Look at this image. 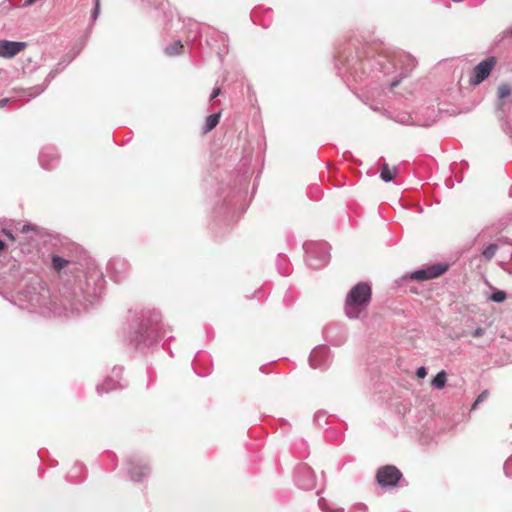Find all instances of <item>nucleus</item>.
Segmentation results:
<instances>
[{
	"label": "nucleus",
	"instance_id": "1",
	"mask_svg": "<svg viewBox=\"0 0 512 512\" xmlns=\"http://www.w3.org/2000/svg\"><path fill=\"white\" fill-rule=\"evenodd\" d=\"M376 64L378 65V70L386 75L399 70L400 77L390 83V86L393 88L416 66V60L409 54L393 52L390 55H379Z\"/></svg>",
	"mask_w": 512,
	"mask_h": 512
},
{
	"label": "nucleus",
	"instance_id": "2",
	"mask_svg": "<svg viewBox=\"0 0 512 512\" xmlns=\"http://www.w3.org/2000/svg\"><path fill=\"white\" fill-rule=\"evenodd\" d=\"M371 287L359 282L348 292L345 300V314L350 319H358L366 312L371 301Z\"/></svg>",
	"mask_w": 512,
	"mask_h": 512
},
{
	"label": "nucleus",
	"instance_id": "3",
	"mask_svg": "<svg viewBox=\"0 0 512 512\" xmlns=\"http://www.w3.org/2000/svg\"><path fill=\"white\" fill-rule=\"evenodd\" d=\"M161 315L159 312L152 310L147 311L142 315L141 323L135 332V336L131 339L136 346H150L158 341L163 336L160 335L155 325L160 322Z\"/></svg>",
	"mask_w": 512,
	"mask_h": 512
},
{
	"label": "nucleus",
	"instance_id": "4",
	"mask_svg": "<svg viewBox=\"0 0 512 512\" xmlns=\"http://www.w3.org/2000/svg\"><path fill=\"white\" fill-rule=\"evenodd\" d=\"M306 262L313 269L323 268L330 259L329 245L325 242H306L303 245Z\"/></svg>",
	"mask_w": 512,
	"mask_h": 512
},
{
	"label": "nucleus",
	"instance_id": "5",
	"mask_svg": "<svg viewBox=\"0 0 512 512\" xmlns=\"http://www.w3.org/2000/svg\"><path fill=\"white\" fill-rule=\"evenodd\" d=\"M57 73V69L51 70L45 79L44 85H37L28 89L14 88V95L11 98H4L0 100V108L5 107L12 99H21L26 97V101L28 102L36 96L40 95L45 91V89L48 87V85L54 79Z\"/></svg>",
	"mask_w": 512,
	"mask_h": 512
},
{
	"label": "nucleus",
	"instance_id": "6",
	"mask_svg": "<svg viewBox=\"0 0 512 512\" xmlns=\"http://www.w3.org/2000/svg\"><path fill=\"white\" fill-rule=\"evenodd\" d=\"M399 469L392 465H386L378 469L376 480L381 487H394L401 479Z\"/></svg>",
	"mask_w": 512,
	"mask_h": 512
},
{
	"label": "nucleus",
	"instance_id": "7",
	"mask_svg": "<svg viewBox=\"0 0 512 512\" xmlns=\"http://www.w3.org/2000/svg\"><path fill=\"white\" fill-rule=\"evenodd\" d=\"M495 64L496 58L493 56L482 60L478 65L474 67L469 80L470 84L476 86L482 83L490 75Z\"/></svg>",
	"mask_w": 512,
	"mask_h": 512
},
{
	"label": "nucleus",
	"instance_id": "8",
	"mask_svg": "<svg viewBox=\"0 0 512 512\" xmlns=\"http://www.w3.org/2000/svg\"><path fill=\"white\" fill-rule=\"evenodd\" d=\"M447 269V264H433L429 267L414 271L411 273L410 278L417 281L430 280L442 275Z\"/></svg>",
	"mask_w": 512,
	"mask_h": 512
},
{
	"label": "nucleus",
	"instance_id": "9",
	"mask_svg": "<svg viewBox=\"0 0 512 512\" xmlns=\"http://www.w3.org/2000/svg\"><path fill=\"white\" fill-rule=\"evenodd\" d=\"M310 366L314 369H325L330 363V353L326 346H320L312 350L309 357Z\"/></svg>",
	"mask_w": 512,
	"mask_h": 512
},
{
	"label": "nucleus",
	"instance_id": "10",
	"mask_svg": "<svg viewBox=\"0 0 512 512\" xmlns=\"http://www.w3.org/2000/svg\"><path fill=\"white\" fill-rule=\"evenodd\" d=\"M297 484L304 490H311L316 486V477L313 470L307 465H301L297 470Z\"/></svg>",
	"mask_w": 512,
	"mask_h": 512
},
{
	"label": "nucleus",
	"instance_id": "11",
	"mask_svg": "<svg viewBox=\"0 0 512 512\" xmlns=\"http://www.w3.org/2000/svg\"><path fill=\"white\" fill-rule=\"evenodd\" d=\"M26 45L25 42L0 40V57L6 59L12 58L24 50Z\"/></svg>",
	"mask_w": 512,
	"mask_h": 512
},
{
	"label": "nucleus",
	"instance_id": "12",
	"mask_svg": "<svg viewBox=\"0 0 512 512\" xmlns=\"http://www.w3.org/2000/svg\"><path fill=\"white\" fill-rule=\"evenodd\" d=\"M128 473L133 481H140L150 473V468L147 464L142 463L141 460H129Z\"/></svg>",
	"mask_w": 512,
	"mask_h": 512
},
{
	"label": "nucleus",
	"instance_id": "13",
	"mask_svg": "<svg viewBox=\"0 0 512 512\" xmlns=\"http://www.w3.org/2000/svg\"><path fill=\"white\" fill-rule=\"evenodd\" d=\"M24 297L28 302L27 307L31 308L41 307L46 301L45 292H36L35 289L33 291H28L26 294H24Z\"/></svg>",
	"mask_w": 512,
	"mask_h": 512
},
{
	"label": "nucleus",
	"instance_id": "14",
	"mask_svg": "<svg viewBox=\"0 0 512 512\" xmlns=\"http://www.w3.org/2000/svg\"><path fill=\"white\" fill-rule=\"evenodd\" d=\"M123 386L124 385H122L120 381L115 380L113 378H108L102 384L98 385L96 390L98 394L102 395L104 393H108L118 388H122Z\"/></svg>",
	"mask_w": 512,
	"mask_h": 512
},
{
	"label": "nucleus",
	"instance_id": "15",
	"mask_svg": "<svg viewBox=\"0 0 512 512\" xmlns=\"http://www.w3.org/2000/svg\"><path fill=\"white\" fill-rule=\"evenodd\" d=\"M56 160H57V157H56V155H55L53 152L48 153V152H46V151H42V152L40 153L39 161H40L41 166H42L43 168H45V169H50V168H52V165H51V164H52L54 161H56Z\"/></svg>",
	"mask_w": 512,
	"mask_h": 512
},
{
	"label": "nucleus",
	"instance_id": "16",
	"mask_svg": "<svg viewBox=\"0 0 512 512\" xmlns=\"http://www.w3.org/2000/svg\"><path fill=\"white\" fill-rule=\"evenodd\" d=\"M396 173H397L396 167L391 168V167H389L388 164H384L382 166V169L380 172V177L384 182H390L395 178Z\"/></svg>",
	"mask_w": 512,
	"mask_h": 512
},
{
	"label": "nucleus",
	"instance_id": "17",
	"mask_svg": "<svg viewBox=\"0 0 512 512\" xmlns=\"http://www.w3.org/2000/svg\"><path fill=\"white\" fill-rule=\"evenodd\" d=\"M447 381V374L444 370L437 373L432 379L431 385L436 389H443Z\"/></svg>",
	"mask_w": 512,
	"mask_h": 512
},
{
	"label": "nucleus",
	"instance_id": "18",
	"mask_svg": "<svg viewBox=\"0 0 512 512\" xmlns=\"http://www.w3.org/2000/svg\"><path fill=\"white\" fill-rule=\"evenodd\" d=\"M183 45L181 41H174L172 44L165 47L164 51L169 56L179 55L182 51Z\"/></svg>",
	"mask_w": 512,
	"mask_h": 512
},
{
	"label": "nucleus",
	"instance_id": "19",
	"mask_svg": "<svg viewBox=\"0 0 512 512\" xmlns=\"http://www.w3.org/2000/svg\"><path fill=\"white\" fill-rule=\"evenodd\" d=\"M220 120V113H214L207 117L205 122L204 131L209 132L217 126Z\"/></svg>",
	"mask_w": 512,
	"mask_h": 512
},
{
	"label": "nucleus",
	"instance_id": "20",
	"mask_svg": "<svg viewBox=\"0 0 512 512\" xmlns=\"http://www.w3.org/2000/svg\"><path fill=\"white\" fill-rule=\"evenodd\" d=\"M396 121L405 124V125H421L419 122L414 121L409 114H399L396 118ZM424 126H428L429 124H423Z\"/></svg>",
	"mask_w": 512,
	"mask_h": 512
},
{
	"label": "nucleus",
	"instance_id": "21",
	"mask_svg": "<svg viewBox=\"0 0 512 512\" xmlns=\"http://www.w3.org/2000/svg\"><path fill=\"white\" fill-rule=\"evenodd\" d=\"M498 250V246L496 244H489L483 251L482 255L486 260H491Z\"/></svg>",
	"mask_w": 512,
	"mask_h": 512
},
{
	"label": "nucleus",
	"instance_id": "22",
	"mask_svg": "<svg viewBox=\"0 0 512 512\" xmlns=\"http://www.w3.org/2000/svg\"><path fill=\"white\" fill-rule=\"evenodd\" d=\"M67 264H68V261L60 256L52 257V267L55 271L62 270Z\"/></svg>",
	"mask_w": 512,
	"mask_h": 512
},
{
	"label": "nucleus",
	"instance_id": "23",
	"mask_svg": "<svg viewBox=\"0 0 512 512\" xmlns=\"http://www.w3.org/2000/svg\"><path fill=\"white\" fill-rule=\"evenodd\" d=\"M511 94V88L508 84L503 83L498 87V98L504 99Z\"/></svg>",
	"mask_w": 512,
	"mask_h": 512
},
{
	"label": "nucleus",
	"instance_id": "24",
	"mask_svg": "<svg viewBox=\"0 0 512 512\" xmlns=\"http://www.w3.org/2000/svg\"><path fill=\"white\" fill-rule=\"evenodd\" d=\"M489 299L496 303H501L506 299V293L504 291H496L492 293Z\"/></svg>",
	"mask_w": 512,
	"mask_h": 512
},
{
	"label": "nucleus",
	"instance_id": "25",
	"mask_svg": "<svg viewBox=\"0 0 512 512\" xmlns=\"http://www.w3.org/2000/svg\"><path fill=\"white\" fill-rule=\"evenodd\" d=\"M125 266H126L125 262L120 259L112 260L109 262V269L112 271H115V272L118 270V268L124 269Z\"/></svg>",
	"mask_w": 512,
	"mask_h": 512
},
{
	"label": "nucleus",
	"instance_id": "26",
	"mask_svg": "<svg viewBox=\"0 0 512 512\" xmlns=\"http://www.w3.org/2000/svg\"><path fill=\"white\" fill-rule=\"evenodd\" d=\"M19 231L21 233H29V232H38V227L36 225H33V224H24L22 225V227L19 229Z\"/></svg>",
	"mask_w": 512,
	"mask_h": 512
},
{
	"label": "nucleus",
	"instance_id": "27",
	"mask_svg": "<svg viewBox=\"0 0 512 512\" xmlns=\"http://www.w3.org/2000/svg\"><path fill=\"white\" fill-rule=\"evenodd\" d=\"M511 466H512V457H511V458H509V459L505 462V464H504V473H505V475H506L507 477H511V476H512V474H511V473H510V471H509V469H510V467H511Z\"/></svg>",
	"mask_w": 512,
	"mask_h": 512
},
{
	"label": "nucleus",
	"instance_id": "28",
	"mask_svg": "<svg viewBox=\"0 0 512 512\" xmlns=\"http://www.w3.org/2000/svg\"><path fill=\"white\" fill-rule=\"evenodd\" d=\"M487 397V391H484L482 392L476 399V401L474 402L473 406H472V409H475L476 406L481 403L482 401H484Z\"/></svg>",
	"mask_w": 512,
	"mask_h": 512
},
{
	"label": "nucleus",
	"instance_id": "29",
	"mask_svg": "<svg viewBox=\"0 0 512 512\" xmlns=\"http://www.w3.org/2000/svg\"><path fill=\"white\" fill-rule=\"evenodd\" d=\"M484 335V329L481 328V327H478L476 328L473 332H472V336L475 337V338H479V337H482Z\"/></svg>",
	"mask_w": 512,
	"mask_h": 512
},
{
	"label": "nucleus",
	"instance_id": "30",
	"mask_svg": "<svg viewBox=\"0 0 512 512\" xmlns=\"http://www.w3.org/2000/svg\"><path fill=\"white\" fill-rule=\"evenodd\" d=\"M220 94H221V88L215 87L210 95V101H212L213 99L218 97Z\"/></svg>",
	"mask_w": 512,
	"mask_h": 512
},
{
	"label": "nucleus",
	"instance_id": "31",
	"mask_svg": "<svg viewBox=\"0 0 512 512\" xmlns=\"http://www.w3.org/2000/svg\"><path fill=\"white\" fill-rule=\"evenodd\" d=\"M99 14H100V7L94 6V10L92 11V14H91V19L93 22L98 18Z\"/></svg>",
	"mask_w": 512,
	"mask_h": 512
},
{
	"label": "nucleus",
	"instance_id": "32",
	"mask_svg": "<svg viewBox=\"0 0 512 512\" xmlns=\"http://www.w3.org/2000/svg\"><path fill=\"white\" fill-rule=\"evenodd\" d=\"M416 375L419 378H424L427 375L426 369L424 367H419L416 371Z\"/></svg>",
	"mask_w": 512,
	"mask_h": 512
},
{
	"label": "nucleus",
	"instance_id": "33",
	"mask_svg": "<svg viewBox=\"0 0 512 512\" xmlns=\"http://www.w3.org/2000/svg\"><path fill=\"white\" fill-rule=\"evenodd\" d=\"M122 371V367H114L112 373L116 378H119L122 374Z\"/></svg>",
	"mask_w": 512,
	"mask_h": 512
},
{
	"label": "nucleus",
	"instance_id": "34",
	"mask_svg": "<svg viewBox=\"0 0 512 512\" xmlns=\"http://www.w3.org/2000/svg\"><path fill=\"white\" fill-rule=\"evenodd\" d=\"M2 233H3V234H4L8 239H10V240H12V241H14V240H15V236L13 235V233H12L11 231L4 229V230L2 231Z\"/></svg>",
	"mask_w": 512,
	"mask_h": 512
},
{
	"label": "nucleus",
	"instance_id": "35",
	"mask_svg": "<svg viewBox=\"0 0 512 512\" xmlns=\"http://www.w3.org/2000/svg\"><path fill=\"white\" fill-rule=\"evenodd\" d=\"M504 34L506 36L512 37V26L510 28H508L507 30H505Z\"/></svg>",
	"mask_w": 512,
	"mask_h": 512
},
{
	"label": "nucleus",
	"instance_id": "36",
	"mask_svg": "<svg viewBox=\"0 0 512 512\" xmlns=\"http://www.w3.org/2000/svg\"><path fill=\"white\" fill-rule=\"evenodd\" d=\"M36 1H37V0H27V1H26V5H27V6H30V5L34 4Z\"/></svg>",
	"mask_w": 512,
	"mask_h": 512
},
{
	"label": "nucleus",
	"instance_id": "37",
	"mask_svg": "<svg viewBox=\"0 0 512 512\" xmlns=\"http://www.w3.org/2000/svg\"><path fill=\"white\" fill-rule=\"evenodd\" d=\"M5 243L0 239V251L4 250Z\"/></svg>",
	"mask_w": 512,
	"mask_h": 512
},
{
	"label": "nucleus",
	"instance_id": "38",
	"mask_svg": "<svg viewBox=\"0 0 512 512\" xmlns=\"http://www.w3.org/2000/svg\"><path fill=\"white\" fill-rule=\"evenodd\" d=\"M94 6L100 7V0H94Z\"/></svg>",
	"mask_w": 512,
	"mask_h": 512
},
{
	"label": "nucleus",
	"instance_id": "39",
	"mask_svg": "<svg viewBox=\"0 0 512 512\" xmlns=\"http://www.w3.org/2000/svg\"><path fill=\"white\" fill-rule=\"evenodd\" d=\"M510 195L512 196V188H511V190H510Z\"/></svg>",
	"mask_w": 512,
	"mask_h": 512
}]
</instances>
